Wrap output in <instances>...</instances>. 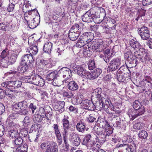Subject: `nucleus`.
I'll return each instance as SVG.
<instances>
[{
  "label": "nucleus",
  "instance_id": "f257e3e1",
  "mask_svg": "<svg viewBox=\"0 0 152 152\" xmlns=\"http://www.w3.org/2000/svg\"><path fill=\"white\" fill-rule=\"evenodd\" d=\"M24 16V22L31 28H35L40 23V17L36 9L28 11V13H26Z\"/></svg>",
  "mask_w": 152,
  "mask_h": 152
},
{
  "label": "nucleus",
  "instance_id": "f03ea898",
  "mask_svg": "<svg viewBox=\"0 0 152 152\" xmlns=\"http://www.w3.org/2000/svg\"><path fill=\"white\" fill-rule=\"evenodd\" d=\"M115 90L107 89L102 93L100 88H97L95 89L92 93V96L98 98L99 99L103 101L104 99L105 102L107 107L111 106V103L110 98L112 94L115 92Z\"/></svg>",
  "mask_w": 152,
  "mask_h": 152
},
{
  "label": "nucleus",
  "instance_id": "7ed1b4c3",
  "mask_svg": "<svg viewBox=\"0 0 152 152\" xmlns=\"http://www.w3.org/2000/svg\"><path fill=\"white\" fill-rule=\"evenodd\" d=\"M124 61H121L119 58H114L112 59L110 62L107 69L110 71H115L119 68L118 70L126 69L127 73H130L129 70L124 64Z\"/></svg>",
  "mask_w": 152,
  "mask_h": 152
},
{
  "label": "nucleus",
  "instance_id": "20e7f679",
  "mask_svg": "<svg viewBox=\"0 0 152 152\" xmlns=\"http://www.w3.org/2000/svg\"><path fill=\"white\" fill-rule=\"evenodd\" d=\"M23 101L17 102L12 105V110L18 114L25 115L28 113V110L24 106Z\"/></svg>",
  "mask_w": 152,
  "mask_h": 152
},
{
  "label": "nucleus",
  "instance_id": "39448f33",
  "mask_svg": "<svg viewBox=\"0 0 152 152\" xmlns=\"http://www.w3.org/2000/svg\"><path fill=\"white\" fill-rule=\"evenodd\" d=\"M134 53L137 58L142 62H145L148 59V53L147 50L141 47L137 50L134 51Z\"/></svg>",
  "mask_w": 152,
  "mask_h": 152
},
{
  "label": "nucleus",
  "instance_id": "423d86ee",
  "mask_svg": "<svg viewBox=\"0 0 152 152\" xmlns=\"http://www.w3.org/2000/svg\"><path fill=\"white\" fill-rule=\"evenodd\" d=\"M107 46L106 42L100 39L96 43L92 45L91 48L93 50H96V52H100L105 49Z\"/></svg>",
  "mask_w": 152,
  "mask_h": 152
},
{
  "label": "nucleus",
  "instance_id": "0eeeda50",
  "mask_svg": "<svg viewBox=\"0 0 152 152\" xmlns=\"http://www.w3.org/2000/svg\"><path fill=\"white\" fill-rule=\"evenodd\" d=\"M138 32L142 39L148 40L150 37V33L148 27L143 26L138 30Z\"/></svg>",
  "mask_w": 152,
  "mask_h": 152
},
{
  "label": "nucleus",
  "instance_id": "6e6552de",
  "mask_svg": "<svg viewBox=\"0 0 152 152\" xmlns=\"http://www.w3.org/2000/svg\"><path fill=\"white\" fill-rule=\"evenodd\" d=\"M82 104V107L85 109L91 111L94 110L95 109V106L92 102L88 99L83 100Z\"/></svg>",
  "mask_w": 152,
  "mask_h": 152
},
{
  "label": "nucleus",
  "instance_id": "1a4fd4ad",
  "mask_svg": "<svg viewBox=\"0 0 152 152\" xmlns=\"http://www.w3.org/2000/svg\"><path fill=\"white\" fill-rule=\"evenodd\" d=\"M93 11V9H91L85 13L82 17L83 21L88 23L91 22L93 20L92 16Z\"/></svg>",
  "mask_w": 152,
  "mask_h": 152
},
{
  "label": "nucleus",
  "instance_id": "9d476101",
  "mask_svg": "<svg viewBox=\"0 0 152 152\" xmlns=\"http://www.w3.org/2000/svg\"><path fill=\"white\" fill-rule=\"evenodd\" d=\"M33 84L36 86L42 87L45 84V81L39 75H34Z\"/></svg>",
  "mask_w": 152,
  "mask_h": 152
},
{
  "label": "nucleus",
  "instance_id": "9b49d317",
  "mask_svg": "<svg viewBox=\"0 0 152 152\" xmlns=\"http://www.w3.org/2000/svg\"><path fill=\"white\" fill-rule=\"evenodd\" d=\"M18 53L17 50L10 51V54L7 57V60L10 64L14 63L16 61Z\"/></svg>",
  "mask_w": 152,
  "mask_h": 152
},
{
  "label": "nucleus",
  "instance_id": "f8f14e48",
  "mask_svg": "<svg viewBox=\"0 0 152 152\" xmlns=\"http://www.w3.org/2000/svg\"><path fill=\"white\" fill-rule=\"evenodd\" d=\"M34 59L32 55L28 54L23 55L21 58V62L24 64L28 65L34 61Z\"/></svg>",
  "mask_w": 152,
  "mask_h": 152
},
{
  "label": "nucleus",
  "instance_id": "ddd939ff",
  "mask_svg": "<svg viewBox=\"0 0 152 152\" xmlns=\"http://www.w3.org/2000/svg\"><path fill=\"white\" fill-rule=\"evenodd\" d=\"M59 76H62L63 77L72 75V72L70 69L66 67H64L58 71Z\"/></svg>",
  "mask_w": 152,
  "mask_h": 152
},
{
  "label": "nucleus",
  "instance_id": "4468645a",
  "mask_svg": "<svg viewBox=\"0 0 152 152\" xmlns=\"http://www.w3.org/2000/svg\"><path fill=\"white\" fill-rule=\"evenodd\" d=\"M81 36L87 43H90L93 39V34L90 32L84 33Z\"/></svg>",
  "mask_w": 152,
  "mask_h": 152
},
{
  "label": "nucleus",
  "instance_id": "2eb2a0df",
  "mask_svg": "<svg viewBox=\"0 0 152 152\" xmlns=\"http://www.w3.org/2000/svg\"><path fill=\"white\" fill-rule=\"evenodd\" d=\"M102 72V70L99 69H96L91 72H89L88 79L90 80L94 79L97 77Z\"/></svg>",
  "mask_w": 152,
  "mask_h": 152
},
{
  "label": "nucleus",
  "instance_id": "dca6fc26",
  "mask_svg": "<svg viewBox=\"0 0 152 152\" xmlns=\"http://www.w3.org/2000/svg\"><path fill=\"white\" fill-rule=\"evenodd\" d=\"M70 140L73 144L76 146H78L80 142V137L74 133H72L70 134Z\"/></svg>",
  "mask_w": 152,
  "mask_h": 152
},
{
  "label": "nucleus",
  "instance_id": "f3484780",
  "mask_svg": "<svg viewBox=\"0 0 152 152\" xmlns=\"http://www.w3.org/2000/svg\"><path fill=\"white\" fill-rule=\"evenodd\" d=\"M12 89H10L8 90H6L5 96L9 101L13 102L15 101V99L16 95L14 93Z\"/></svg>",
  "mask_w": 152,
  "mask_h": 152
},
{
  "label": "nucleus",
  "instance_id": "a211bd4d",
  "mask_svg": "<svg viewBox=\"0 0 152 152\" xmlns=\"http://www.w3.org/2000/svg\"><path fill=\"white\" fill-rule=\"evenodd\" d=\"M76 126L77 130L79 132L82 133H83L85 130L87 131L88 129V128L86 127L85 123L82 121L78 122Z\"/></svg>",
  "mask_w": 152,
  "mask_h": 152
},
{
  "label": "nucleus",
  "instance_id": "6ab92c4d",
  "mask_svg": "<svg viewBox=\"0 0 152 152\" xmlns=\"http://www.w3.org/2000/svg\"><path fill=\"white\" fill-rule=\"evenodd\" d=\"M77 73V74L83 78L88 79L89 72L86 70L83 67H80L79 68Z\"/></svg>",
  "mask_w": 152,
  "mask_h": 152
},
{
  "label": "nucleus",
  "instance_id": "aec40b11",
  "mask_svg": "<svg viewBox=\"0 0 152 152\" xmlns=\"http://www.w3.org/2000/svg\"><path fill=\"white\" fill-rule=\"evenodd\" d=\"M130 45L131 47V50H133L135 51L138 50L141 47V46L140 43L137 41L132 39L129 41Z\"/></svg>",
  "mask_w": 152,
  "mask_h": 152
},
{
  "label": "nucleus",
  "instance_id": "412c9836",
  "mask_svg": "<svg viewBox=\"0 0 152 152\" xmlns=\"http://www.w3.org/2000/svg\"><path fill=\"white\" fill-rule=\"evenodd\" d=\"M95 106V109L97 108V110H101L102 109H104L105 106H106L108 108L110 107H112L113 106L111 104V106L107 107V105L106 104L105 102L104 99H103V101L100 100L97 101L96 102Z\"/></svg>",
  "mask_w": 152,
  "mask_h": 152
},
{
  "label": "nucleus",
  "instance_id": "4be33fe9",
  "mask_svg": "<svg viewBox=\"0 0 152 152\" xmlns=\"http://www.w3.org/2000/svg\"><path fill=\"white\" fill-rule=\"evenodd\" d=\"M151 81V79L150 76H147L144 78L142 81V83L143 85L145 84L144 88H145V89H144L143 91H146V88L148 90V88L151 86L152 84Z\"/></svg>",
  "mask_w": 152,
  "mask_h": 152
},
{
  "label": "nucleus",
  "instance_id": "5701e85b",
  "mask_svg": "<svg viewBox=\"0 0 152 152\" xmlns=\"http://www.w3.org/2000/svg\"><path fill=\"white\" fill-rule=\"evenodd\" d=\"M123 143L116 145L115 148L117 149L118 152H127L126 141H123Z\"/></svg>",
  "mask_w": 152,
  "mask_h": 152
},
{
  "label": "nucleus",
  "instance_id": "b1692460",
  "mask_svg": "<svg viewBox=\"0 0 152 152\" xmlns=\"http://www.w3.org/2000/svg\"><path fill=\"white\" fill-rule=\"evenodd\" d=\"M64 105L65 102H64L62 101H59L54 106V109L56 111L61 113L64 111Z\"/></svg>",
  "mask_w": 152,
  "mask_h": 152
},
{
  "label": "nucleus",
  "instance_id": "393cba45",
  "mask_svg": "<svg viewBox=\"0 0 152 152\" xmlns=\"http://www.w3.org/2000/svg\"><path fill=\"white\" fill-rule=\"evenodd\" d=\"M100 146V144L96 143V142L95 141H93L90 142L87 146V147L90 149H91L94 151H96L99 148Z\"/></svg>",
  "mask_w": 152,
  "mask_h": 152
},
{
  "label": "nucleus",
  "instance_id": "a878e982",
  "mask_svg": "<svg viewBox=\"0 0 152 152\" xmlns=\"http://www.w3.org/2000/svg\"><path fill=\"white\" fill-rule=\"evenodd\" d=\"M45 116V117L44 115H38L37 113H35L33 118V120L34 122H42V121H45L46 119L49 120V118L46 115Z\"/></svg>",
  "mask_w": 152,
  "mask_h": 152
},
{
  "label": "nucleus",
  "instance_id": "bb28decb",
  "mask_svg": "<svg viewBox=\"0 0 152 152\" xmlns=\"http://www.w3.org/2000/svg\"><path fill=\"white\" fill-rule=\"evenodd\" d=\"M83 96L81 95L75 96L71 99V102L73 104L77 105L82 103Z\"/></svg>",
  "mask_w": 152,
  "mask_h": 152
},
{
  "label": "nucleus",
  "instance_id": "cd10ccee",
  "mask_svg": "<svg viewBox=\"0 0 152 152\" xmlns=\"http://www.w3.org/2000/svg\"><path fill=\"white\" fill-rule=\"evenodd\" d=\"M66 85L67 88L70 90L75 91L78 88V85L74 81H71Z\"/></svg>",
  "mask_w": 152,
  "mask_h": 152
},
{
  "label": "nucleus",
  "instance_id": "c85d7f7f",
  "mask_svg": "<svg viewBox=\"0 0 152 152\" xmlns=\"http://www.w3.org/2000/svg\"><path fill=\"white\" fill-rule=\"evenodd\" d=\"M38 49L37 46L34 44L32 45L29 48H28L27 52H28L29 54H31L33 56L35 55L37 53Z\"/></svg>",
  "mask_w": 152,
  "mask_h": 152
},
{
  "label": "nucleus",
  "instance_id": "c756f323",
  "mask_svg": "<svg viewBox=\"0 0 152 152\" xmlns=\"http://www.w3.org/2000/svg\"><path fill=\"white\" fill-rule=\"evenodd\" d=\"M127 152H134L136 151V146L135 144L133 142H129L126 141Z\"/></svg>",
  "mask_w": 152,
  "mask_h": 152
},
{
  "label": "nucleus",
  "instance_id": "7c9ffc66",
  "mask_svg": "<svg viewBox=\"0 0 152 152\" xmlns=\"http://www.w3.org/2000/svg\"><path fill=\"white\" fill-rule=\"evenodd\" d=\"M53 44L50 42H47L43 47V50L48 54L50 53L52 49Z\"/></svg>",
  "mask_w": 152,
  "mask_h": 152
},
{
  "label": "nucleus",
  "instance_id": "2f4dec72",
  "mask_svg": "<svg viewBox=\"0 0 152 152\" xmlns=\"http://www.w3.org/2000/svg\"><path fill=\"white\" fill-rule=\"evenodd\" d=\"M59 75H58V72L56 71L52 72L49 73L47 76L46 78L48 80H52L54 79L56 77H58Z\"/></svg>",
  "mask_w": 152,
  "mask_h": 152
},
{
  "label": "nucleus",
  "instance_id": "473e14b6",
  "mask_svg": "<svg viewBox=\"0 0 152 152\" xmlns=\"http://www.w3.org/2000/svg\"><path fill=\"white\" fill-rule=\"evenodd\" d=\"M28 65L23 64L20 62V65L18 68V71L19 73H23L27 72L28 69Z\"/></svg>",
  "mask_w": 152,
  "mask_h": 152
},
{
  "label": "nucleus",
  "instance_id": "72a5a7b5",
  "mask_svg": "<svg viewBox=\"0 0 152 152\" xmlns=\"http://www.w3.org/2000/svg\"><path fill=\"white\" fill-rule=\"evenodd\" d=\"M11 27L10 23L4 22L3 23H0V29L4 31L9 30Z\"/></svg>",
  "mask_w": 152,
  "mask_h": 152
},
{
  "label": "nucleus",
  "instance_id": "f704fd0d",
  "mask_svg": "<svg viewBox=\"0 0 152 152\" xmlns=\"http://www.w3.org/2000/svg\"><path fill=\"white\" fill-rule=\"evenodd\" d=\"M69 117L66 115H64L63 118L62 120V122L63 125V128L65 129H69L70 128V124L69 121L68 120Z\"/></svg>",
  "mask_w": 152,
  "mask_h": 152
},
{
  "label": "nucleus",
  "instance_id": "c9c22d12",
  "mask_svg": "<svg viewBox=\"0 0 152 152\" xmlns=\"http://www.w3.org/2000/svg\"><path fill=\"white\" fill-rule=\"evenodd\" d=\"M97 121L100 127L102 128H105L110 126L107 121L104 118H99Z\"/></svg>",
  "mask_w": 152,
  "mask_h": 152
},
{
  "label": "nucleus",
  "instance_id": "e433bc0d",
  "mask_svg": "<svg viewBox=\"0 0 152 152\" xmlns=\"http://www.w3.org/2000/svg\"><path fill=\"white\" fill-rule=\"evenodd\" d=\"M10 84L12 86L11 89L18 88L20 87L22 85V82L19 80L10 81Z\"/></svg>",
  "mask_w": 152,
  "mask_h": 152
},
{
  "label": "nucleus",
  "instance_id": "4c0bfd02",
  "mask_svg": "<svg viewBox=\"0 0 152 152\" xmlns=\"http://www.w3.org/2000/svg\"><path fill=\"white\" fill-rule=\"evenodd\" d=\"M124 69L118 70L117 72V79L119 82L124 81L125 79V76H124V73H123V71H124Z\"/></svg>",
  "mask_w": 152,
  "mask_h": 152
},
{
  "label": "nucleus",
  "instance_id": "58836bf2",
  "mask_svg": "<svg viewBox=\"0 0 152 152\" xmlns=\"http://www.w3.org/2000/svg\"><path fill=\"white\" fill-rule=\"evenodd\" d=\"M52 142H45L41 143L40 145V148L43 151L47 152L50 148Z\"/></svg>",
  "mask_w": 152,
  "mask_h": 152
},
{
  "label": "nucleus",
  "instance_id": "ea45409f",
  "mask_svg": "<svg viewBox=\"0 0 152 152\" xmlns=\"http://www.w3.org/2000/svg\"><path fill=\"white\" fill-rule=\"evenodd\" d=\"M79 33H76L69 31L68 34V36L70 40L72 41H75L77 39L79 36Z\"/></svg>",
  "mask_w": 152,
  "mask_h": 152
},
{
  "label": "nucleus",
  "instance_id": "a19ab883",
  "mask_svg": "<svg viewBox=\"0 0 152 152\" xmlns=\"http://www.w3.org/2000/svg\"><path fill=\"white\" fill-rule=\"evenodd\" d=\"M137 58L135 56V58H133L130 59L128 60L127 61L128 62L129 66L130 68L135 67L137 65Z\"/></svg>",
  "mask_w": 152,
  "mask_h": 152
},
{
  "label": "nucleus",
  "instance_id": "79ce46f5",
  "mask_svg": "<svg viewBox=\"0 0 152 152\" xmlns=\"http://www.w3.org/2000/svg\"><path fill=\"white\" fill-rule=\"evenodd\" d=\"M47 152H58V146L55 142H52L50 148Z\"/></svg>",
  "mask_w": 152,
  "mask_h": 152
},
{
  "label": "nucleus",
  "instance_id": "37998d69",
  "mask_svg": "<svg viewBox=\"0 0 152 152\" xmlns=\"http://www.w3.org/2000/svg\"><path fill=\"white\" fill-rule=\"evenodd\" d=\"M15 138L16 139L14 140H13L12 143L14 147L15 148H17L22 144L23 140L21 137L19 136Z\"/></svg>",
  "mask_w": 152,
  "mask_h": 152
},
{
  "label": "nucleus",
  "instance_id": "c03bdc74",
  "mask_svg": "<svg viewBox=\"0 0 152 152\" xmlns=\"http://www.w3.org/2000/svg\"><path fill=\"white\" fill-rule=\"evenodd\" d=\"M128 115L129 116L130 118L132 120H134L138 115L137 114V112L135 110H129L128 112Z\"/></svg>",
  "mask_w": 152,
  "mask_h": 152
},
{
  "label": "nucleus",
  "instance_id": "a18cd8bd",
  "mask_svg": "<svg viewBox=\"0 0 152 152\" xmlns=\"http://www.w3.org/2000/svg\"><path fill=\"white\" fill-rule=\"evenodd\" d=\"M87 44V43L86 42L85 40L84 39H83V38L81 37V36L75 45L77 47L80 48L83 46H84Z\"/></svg>",
  "mask_w": 152,
  "mask_h": 152
},
{
  "label": "nucleus",
  "instance_id": "49530a36",
  "mask_svg": "<svg viewBox=\"0 0 152 152\" xmlns=\"http://www.w3.org/2000/svg\"><path fill=\"white\" fill-rule=\"evenodd\" d=\"M8 135L13 138H16L19 136L20 134L17 130L11 129L8 132Z\"/></svg>",
  "mask_w": 152,
  "mask_h": 152
},
{
  "label": "nucleus",
  "instance_id": "de8ad7c7",
  "mask_svg": "<svg viewBox=\"0 0 152 152\" xmlns=\"http://www.w3.org/2000/svg\"><path fill=\"white\" fill-rule=\"evenodd\" d=\"M81 30V28H80V25L78 24H75L72 26L69 31L76 33L79 32L80 34Z\"/></svg>",
  "mask_w": 152,
  "mask_h": 152
},
{
  "label": "nucleus",
  "instance_id": "09e8293b",
  "mask_svg": "<svg viewBox=\"0 0 152 152\" xmlns=\"http://www.w3.org/2000/svg\"><path fill=\"white\" fill-rule=\"evenodd\" d=\"M91 137V135L90 134L85 135L82 142V144L87 146L90 142Z\"/></svg>",
  "mask_w": 152,
  "mask_h": 152
},
{
  "label": "nucleus",
  "instance_id": "8fccbe9b",
  "mask_svg": "<svg viewBox=\"0 0 152 152\" xmlns=\"http://www.w3.org/2000/svg\"><path fill=\"white\" fill-rule=\"evenodd\" d=\"M34 78V75L31 76H25L23 77L22 80L23 82L33 84Z\"/></svg>",
  "mask_w": 152,
  "mask_h": 152
},
{
  "label": "nucleus",
  "instance_id": "3c124183",
  "mask_svg": "<svg viewBox=\"0 0 152 152\" xmlns=\"http://www.w3.org/2000/svg\"><path fill=\"white\" fill-rule=\"evenodd\" d=\"M135 55L134 56L132 54L131 50H130L124 54V57L126 61H128V59H129L133 58H135Z\"/></svg>",
  "mask_w": 152,
  "mask_h": 152
},
{
  "label": "nucleus",
  "instance_id": "603ef678",
  "mask_svg": "<svg viewBox=\"0 0 152 152\" xmlns=\"http://www.w3.org/2000/svg\"><path fill=\"white\" fill-rule=\"evenodd\" d=\"M63 84L62 81L58 77L55 78L53 81V85L54 86H60Z\"/></svg>",
  "mask_w": 152,
  "mask_h": 152
},
{
  "label": "nucleus",
  "instance_id": "864d4df0",
  "mask_svg": "<svg viewBox=\"0 0 152 152\" xmlns=\"http://www.w3.org/2000/svg\"><path fill=\"white\" fill-rule=\"evenodd\" d=\"M27 150V147L26 145L23 146H19L16 149V152H26Z\"/></svg>",
  "mask_w": 152,
  "mask_h": 152
},
{
  "label": "nucleus",
  "instance_id": "5fc2aeb1",
  "mask_svg": "<svg viewBox=\"0 0 152 152\" xmlns=\"http://www.w3.org/2000/svg\"><path fill=\"white\" fill-rule=\"evenodd\" d=\"M31 121V119L29 117L26 116L23 122V126L27 128L30 124Z\"/></svg>",
  "mask_w": 152,
  "mask_h": 152
},
{
  "label": "nucleus",
  "instance_id": "6e6d98bb",
  "mask_svg": "<svg viewBox=\"0 0 152 152\" xmlns=\"http://www.w3.org/2000/svg\"><path fill=\"white\" fill-rule=\"evenodd\" d=\"M41 127V125L40 124L36 123L34 124L32 126L30 130V132H32L33 131L35 132L36 130H39Z\"/></svg>",
  "mask_w": 152,
  "mask_h": 152
},
{
  "label": "nucleus",
  "instance_id": "4d7b16f0",
  "mask_svg": "<svg viewBox=\"0 0 152 152\" xmlns=\"http://www.w3.org/2000/svg\"><path fill=\"white\" fill-rule=\"evenodd\" d=\"M138 136L141 139H146L148 136V134L146 131L144 130H141L139 131Z\"/></svg>",
  "mask_w": 152,
  "mask_h": 152
},
{
  "label": "nucleus",
  "instance_id": "13d9d810",
  "mask_svg": "<svg viewBox=\"0 0 152 152\" xmlns=\"http://www.w3.org/2000/svg\"><path fill=\"white\" fill-rule=\"evenodd\" d=\"M104 129H105V131L104 133V134L106 136H109L113 132L112 128L110 126H109V127L105 128Z\"/></svg>",
  "mask_w": 152,
  "mask_h": 152
},
{
  "label": "nucleus",
  "instance_id": "bf43d9fd",
  "mask_svg": "<svg viewBox=\"0 0 152 152\" xmlns=\"http://www.w3.org/2000/svg\"><path fill=\"white\" fill-rule=\"evenodd\" d=\"M10 54V51L7 49H5L3 50L1 56L2 58H7V56Z\"/></svg>",
  "mask_w": 152,
  "mask_h": 152
},
{
  "label": "nucleus",
  "instance_id": "052dcab7",
  "mask_svg": "<svg viewBox=\"0 0 152 152\" xmlns=\"http://www.w3.org/2000/svg\"><path fill=\"white\" fill-rule=\"evenodd\" d=\"M143 105L141 104L138 100H135L133 104V107L135 110H137Z\"/></svg>",
  "mask_w": 152,
  "mask_h": 152
},
{
  "label": "nucleus",
  "instance_id": "680f3d73",
  "mask_svg": "<svg viewBox=\"0 0 152 152\" xmlns=\"http://www.w3.org/2000/svg\"><path fill=\"white\" fill-rule=\"evenodd\" d=\"M137 112V114L138 115H140L143 114L145 112V109L143 105L141 106L139 108L136 110Z\"/></svg>",
  "mask_w": 152,
  "mask_h": 152
},
{
  "label": "nucleus",
  "instance_id": "e2e57ef3",
  "mask_svg": "<svg viewBox=\"0 0 152 152\" xmlns=\"http://www.w3.org/2000/svg\"><path fill=\"white\" fill-rule=\"evenodd\" d=\"M0 64L2 67H7L8 65L10 64L7 58H2Z\"/></svg>",
  "mask_w": 152,
  "mask_h": 152
},
{
  "label": "nucleus",
  "instance_id": "0e129e2a",
  "mask_svg": "<svg viewBox=\"0 0 152 152\" xmlns=\"http://www.w3.org/2000/svg\"><path fill=\"white\" fill-rule=\"evenodd\" d=\"M58 125L57 124H54L53 126L56 136L61 135L60 132L58 129Z\"/></svg>",
  "mask_w": 152,
  "mask_h": 152
},
{
  "label": "nucleus",
  "instance_id": "69168bd1",
  "mask_svg": "<svg viewBox=\"0 0 152 152\" xmlns=\"http://www.w3.org/2000/svg\"><path fill=\"white\" fill-rule=\"evenodd\" d=\"M1 86L3 87L6 88L8 90L11 89L12 85L10 84V81L5 82L1 84Z\"/></svg>",
  "mask_w": 152,
  "mask_h": 152
},
{
  "label": "nucleus",
  "instance_id": "338daca9",
  "mask_svg": "<svg viewBox=\"0 0 152 152\" xmlns=\"http://www.w3.org/2000/svg\"><path fill=\"white\" fill-rule=\"evenodd\" d=\"M63 96L67 98H70L73 96V93L71 91H65L63 93Z\"/></svg>",
  "mask_w": 152,
  "mask_h": 152
},
{
  "label": "nucleus",
  "instance_id": "774afa93",
  "mask_svg": "<svg viewBox=\"0 0 152 152\" xmlns=\"http://www.w3.org/2000/svg\"><path fill=\"white\" fill-rule=\"evenodd\" d=\"M70 112L76 114L78 113V109L77 107H74L72 105L70 106L69 108Z\"/></svg>",
  "mask_w": 152,
  "mask_h": 152
}]
</instances>
